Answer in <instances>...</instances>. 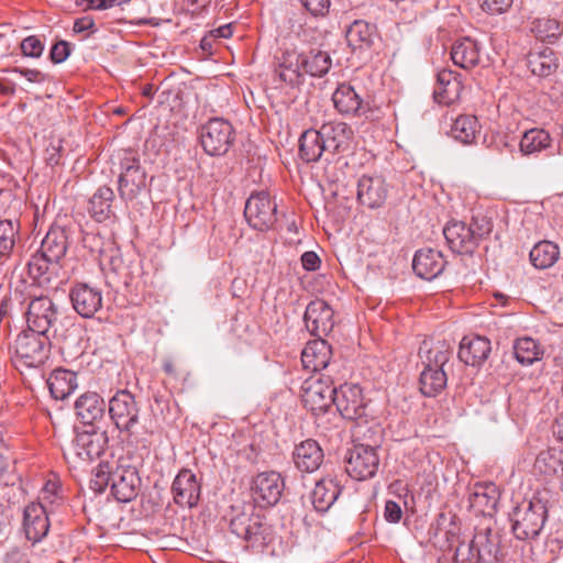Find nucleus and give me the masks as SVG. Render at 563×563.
<instances>
[{"label": "nucleus", "instance_id": "f257e3e1", "mask_svg": "<svg viewBox=\"0 0 563 563\" xmlns=\"http://www.w3.org/2000/svg\"><path fill=\"white\" fill-rule=\"evenodd\" d=\"M280 495H236L231 500L230 528L232 533L247 542V547L260 552L272 541L271 527L263 523L260 510L276 505Z\"/></svg>", "mask_w": 563, "mask_h": 563}, {"label": "nucleus", "instance_id": "f03ea898", "mask_svg": "<svg viewBox=\"0 0 563 563\" xmlns=\"http://www.w3.org/2000/svg\"><path fill=\"white\" fill-rule=\"evenodd\" d=\"M418 354L423 365L419 379L420 390L424 396H437L446 387L448 376L444 366L452 356V349L445 341L424 340Z\"/></svg>", "mask_w": 563, "mask_h": 563}, {"label": "nucleus", "instance_id": "7ed1b4c3", "mask_svg": "<svg viewBox=\"0 0 563 563\" xmlns=\"http://www.w3.org/2000/svg\"><path fill=\"white\" fill-rule=\"evenodd\" d=\"M511 501L515 504L510 514L515 537L519 540L536 539L547 520L545 503L537 495L531 498L523 495H511Z\"/></svg>", "mask_w": 563, "mask_h": 563}, {"label": "nucleus", "instance_id": "20e7f679", "mask_svg": "<svg viewBox=\"0 0 563 563\" xmlns=\"http://www.w3.org/2000/svg\"><path fill=\"white\" fill-rule=\"evenodd\" d=\"M48 345V336L23 330L8 343L10 362L20 372L38 367L47 358Z\"/></svg>", "mask_w": 563, "mask_h": 563}, {"label": "nucleus", "instance_id": "39448f33", "mask_svg": "<svg viewBox=\"0 0 563 563\" xmlns=\"http://www.w3.org/2000/svg\"><path fill=\"white\" fill-rule=\"evenodd\" d=\"M109 415L115 428L125 434L128 443L133 442V428L139 423L140 407L134 395L126 390H118L109 400Z\"/></svg>", "mask_w": 563, "mask_h": 563}, {"label": "nucleus", "instance_id": "423d86ee", "mask_svg": "<svg viewBox=\"0 0 563 563\" xmlns=\"http://www.w3.org/2000/svg\"><path fill=\"white\" fill-rule=\"evenodd\" d=\"M199 139L208 155H224L234 142V129L229 121L213 118L201 126Z\"/></svg>", "mask_w": 563, "mask_h": 563}, {"label": "nucleus", "instance_id": "0eeeda50", "mask_svg": "<svg viewBox=\"0 0 563 563\" xmlns=\"http://www.w3.org/2000/svg\"><path fill=\"white\" fill-rule=\"evenodd\" d=\"M107 443L106 432L97 430L78 432L64 455L73 463L91 462L103 453Z\"/></svg>", "mask_w": 563, "mask_h": 563}, {"label": "nucleus", "instance_id": "6e6552de", "mask_svg": "<svg viewBox=\"0 0 563 563\" xmlns=\"http://www.w3.org/2000/svg\"><path fill=\"white\" fill-rule=\"evenodd\" d=\"M25 318L29 330L48 336L49 330L58 320V310L49 297L38 296L29 300Z\"/></svg>", "mask_w": 563, "mask_h": 563}, {"label": "nucleus", "instance_id": "1a4fd4ad", "mask_svg": "<svg viewBox=\"0 0 563 563\" xmlns=\"http://www.w3.org/2000/svg\"><path fill=\"white\" fill-rule=\"evenodd\" d=\"M379 459L375 446L371 444H354L346 456L345 472L355 481H365L375 475Z\"/></svg>", "mask_w": 563, "mask_h": 563}, {"label": "nucleus", "instance_id": "9d476101", "mask_svg": "<svg viewBox=\"0 0 563 563\" xmlns=\"http://www.w3.org/2000/svg\"><path fill=\"white\" fill-rule=\"evenodd\" d=\"M277 205L265 191L252 195L244 209V216L250 225L258 231H265L275 224Z\"/></svg>", "mask_w": 563, "mask_h": 563}, {"label": "nucleus", "instance_id": "9b49d317", "mask_svg": "<svg viewBox=\"0 0 563 563\" xmlns=\"http://www.w3.org/2000/svg\"><path fill=\"white\" fill-rule=\"evenodd\" d=\"M140 484V477L135 468H118L110 473L98 471L90 479V489L93 493H104L110 487V493H130Z\"/></svg>", "mask_w": 563, "mask_h": 563}, {"label": "nucleus", "instance_id": "f8f14e48", "mask_svg": "<svg viewBox=\"0 0 563 563\" xmlns=\"http://www.w3.org/2000/svg\"><path fill=\"white\" fill-rule=\"evenodd\" d=\"M335 387L333 382L320 376L306 382L302 394V402L306 408L314 413H324L334 405Z\"/></svg>", "mask_w": 563, "mask_h": 563}, {"label": "nucleus", "instance_id": "ddd939ff", "mask_svg": "<svg viewBox=\"0 0 563 563\" xmlns=\"http://www.w3.org/2000/svg\"><path fill=\"white\" fill-rule=\"evenodd\" d=\"M122 172L119 177V192L122 199H134L146 186V174L139 159L132 153H125L121 159Z\"/></svg>", "mask_w": 563, "mask_h": 563}, {"label": "nucleus", "instance_id": "4468645a", "mask_svg": "<svg viewBox=\"0 0 563 563\" xmlns=\"http://www.w3.org/2000/svg\"><path fill=\"white\" fill-rule=\"evenodd\" d=\"M334 405L345 419L357 420L365 416L366 404L362 388L356 384H343L335 388Z\"/></svg>", "mask_w": 563, "mask_h": 563}, {"label": "nucleus", "instance_id": "2eb2a0df", "mask_svg": "<svg viewBox=\"0 0 563 563\" xmlns=\"http://www.w3.org/2000/svg\"><path fill=\"white\" fill-rule=\"evenodd\" d=\"M307 330L314 336L328 335L334 327L333 309L322 299L311 301L303 316Z\"/></svg>", "mask_w": 563, "mask_h": 563}, {"label": "nucleus", "instance_id": "dca6fc26", "mask_svg": "<svg viewBox=\"0 0 563 563\" xmlns=\"http://www.w3.org/2000/svg\"><path fill=\"white\" fill-rule=\"evenodd\" d=\"M74 310L82 318H92L102 307V292L85 283L75 284L69 292Z\"/></svg>", "mask_w": 563, "mask_h": 563}, {"label": "nucleus", "instance_id": "f3484780", "mask_svg": "<svg viewBox=\"0 0 563 563\" xmlns=\"http://www.w3.org/2000/svg\"><path fill=\"white\" fill-rule=\"evenodd\" d=\"M387 195V185L380 176L363 175L357 181V200L369 209L380 208Z\"/></svg>", "mask_w": 563, "mask_h": 563}, {"label": "nucleus", "instance_id": "a211bd4d", "mask_svg": "<svg viewBox=\"0 0 563 563\" xmlns=\"http://www.w3.org/2000/svg\"><path fill=\"white\" fill-rule=\"evenodd\" d=\"M443 234L449 247L457 254H472L477 247L476 235L465 222H450L443 229Z\"/></svg>", "mask_w": 563, "mask_h": 563}, {"label": "nucleus", "instance_id": "6ab92c4d", "mask_svg": "<svg viewBox=\"0 0 563 563\" xmlns=\"http://www.w3.org/2000/svg\"><path fill=\"white\" fill-rule=\"evenodd\" d=\"M23 528L30 541L38 542L48 532L49 521L42 503H30L24 509Z\"/></svg>", "mask_w": 563, "mask_h": 563}, {"label": "nucleus", "instance_id": "aec40b11", "mask_svg": "<svg viewBox=\"0 0 563 563\" xmlns=\"http://www.w3.org/2000/svg\"><path fill=\"white\" fill-rule=\"evenodd\" d=\"M446 261L442 253L434 249H421L416 252L412 268L416 275L426 280H432L444 269Z\"/></svg>", "mask_w": 563, "mask_h": 563}, {"label": "nucleus", "instance_id": "412c9836", "mask_svg": "<svg viewBox=\"0 0 563 563\" xmlns=\"http://www.w3.org/2000/svg\"><path fill=\"white\" fill-rule=\"evenodd\" d=\"M320 130L329 154L334 155L350 150L353 131L346 123L328 122L322 124Z\"/></svg>", "mask_w": 563, "mask_h": 563}, {"label": "nucleus", "instance_id": "4be33fe9", "mask_svg": "<svg viewBox=\"0 0 563 563\" xmlns=\"http://www.w3.org/2000/svg\"><path fill=\"white\" fill-rule=\"evenodd\" d=\"M462 90L463 86L460 75L450 69H442L438 73L433 90L435 102L450 106L460 99Z\"/></svg>", "mask_w": 563, "mask_h": 563}, {"label": "nucleus", "instance_id": "5701e85b", "mask_svg": "<svg viewBox=\"0 0 563 563\" xmlns=\"http://www.w3.org/2000/svg\"><path fill=\"white\" fill-rule=\"evenodd\" d=\"M324 459L323 450L316 440L307 439L297 444L292 452L295 466L307 473L317 471Z\"/></svg>", "mask_w": 563, "mask_h": 563}, {"label": "nucleus", "instance_id": "b1692460", "mask_svg": "<svg viewBox=\"0 0 563 563\" xmlns=\"http://www.w3.org/2000/svg\"><path fill=\"white\" fill-rule=\"evenodd\" d=\"M490 341L484 336H464L460 343L459 358L471 366H479L490 353Z\"/></svg>", "mask_w": 563, "mask_h": 563}, {"label": "nucleus", "instance_id": "393cba45", "mask_svg": "<svg viewBox=\"0 0 563 563\" xmlns=\"http://www.w3.org/2000/svg\"><path fill=\"white\" fill-rule=\"evenodd\" d=\"M332 350L330 344L318 338L306 344L301 352V362L306 369L319 372L325 369L330 364Z\"/></svg>", "mask_w": 563, "mask_h": 563}, {"label": "nucleus", "instance_id": "a878e982", "mask_svg": "<svg viewBox=\"0 0 563 563\" xmlns=\"http://www.w3.org/2000/svg\"><path fill=\"white\" fill-rule=\"evenodd\" d=\"M74 408L84 424H93L104 416L106 402L99 394L87 391L75 401Z\"/></svg>", "mask_w": 563, "mask_h": 563}, {"label": "nucleus", "instance_id": "bb28decb", "mask_svg": "<svg viewBox=\"0 0 563 563\" xmlns=\"http://www.w3.org/2000/svg\"><path fill=\"white\" fill-rule=\"evenodd\" d=\"M471 551L476 552L482 563L498 561L499 541L497 534H493L490 528L476 529L471 541Z\"/></svg>", "mask_w": 563, "mask_h": 563}, {"label": "nucleus", "instance_id": "cd10ccee", "mask_svg": "<svg viewBox=\"0 0 563 563\" xmlns=\"http://www.w3.org/2000/svg\"><path fill=\"white\" fill-rule=\"evenodd\" d=\"M451 58L456 66L471 69L479 64L481 46L471 37H462L453 44Z\"/></svg>", "mask_w": 563, "mask_h": 563}, {"label": "nucleus", "instance_id": "c85d7f7f", "mask_svg": "<svg viewBox=\"0 0 563 563\" xmlns=\"http://www.w3.org/2000/svg\"><path fill=\"white\" fill-rule=\"evenodd\" d=\"M68 249V233L64 228L52 227L41 244V253L53 263H59Z\"/></svg>", "mask_w": 563, "mask_h": 563}, {"label": "nucleus", "instance_id": "c756f323", "mask_svg": "<svg viewBox=\"0 0 563 563\" xmlns=\"http://www.w3.org/2000/svg\"><path fill=\"white\" fill-rule=\"evenodd\" d=\"M559 471H563V450L550 448L538 454L533 464L534 475L541 476L544 482H550Z\"/></svg>", "mask_w": 563, "mask_h": 563}, {"label": "nucleus", "instance_id": "7c9ffc66", "mask_svg": "<svg viewBox=\"0 0 563 563\" xmlns=\"http://www.w3.org/2000/svg\"><path fill=\"white\" fill-rule=\"evenodd\" d=\"M527 67L534 76L547 78L556 73L559 59L554 51L549 47L532 51L527 56Z\"/></svg>", "mask_w": 563, "mask_h": 563}, {"label": "nucleus", "instance_id": "2f4dec72", "mask_svg": "<svg viewBox=\"0 0 563 563\" xmlns=\"http://www.w3.org/2000/svg\"><path fill=\"white\" fill-rule=\"evenodd\" d=\"M301 53L286 51L280 59L276 75L279 80L289 86H298L302 82Z\"/></svg>", "mask_w": 563, "mask_h": 563}, {"label": "nucleus", "instance_id": "473e14b6", "mask_svg": "<svg viewBox=\"0 0 563 563\" xmlns=\"http://www.w3.org/2000/svg\"><path fill=\"white\" fill-rule=\"evenodd\" d=\"M47 385L55 399L64 400L77 388V374L69 369L56 368L49 374Z\"/></svg>", "mask_w": 563, "mask_h": 563}, {"label": "nucleus", "instance_id": "72a5a7b5", "mask_svg": "<svg viewBox=\"0 0 563 563\" xmlns=\"http://www.w3.org/2000/svg\"><path fill=\"white\" fill-rule=\"evenodd\" d=\"M301 66L303 74L321 78L331 69L332 58L327 51L313 47L301 53Z\"/></svg>", "mask_w": 563, "mask_h": 563}, {"label": "nucleus", "instance_id": "f704fd0d", "mask_svg": "<svg viewBox=\"0 0 563 563\" xmlns=\"http://www.w3.org/2000/svg\"><path fill=\"white\" fill-rule=\"evenodd\" d=\"M114 192L108 186L99 187L88 201V211L98 222H103L114 216L112 202Z\"/></svg>", "mask_w": 563, "mask_h": 563}, {"label": "nucleus", "instance_id": "c9c22d12", "mask_svg": "<svg viewBox=\"0 0 563 563\" xmlns=\"http://www.w3.org/2000/svg\"><path fill=\"white\" fill-rule=\"evenodd\" d=\"M323 153H328L321 130H306L299 139V155L307 163L318 162Z\"/></svg>", "mask_w": 563, "mask_h": 563}, {"label": "nucleus", "instance_id": "e433bc0d", "mask_svg": "<svg viewBox=\"0 0 563 563\" xmlns=\"http://www.w3.org/2000/svg\"><path fill=\"white\" fill-rule=\"evenodd\" d=\"M376 35L375 25L364 21L355 20L345 32L347 44L353 49L368 48L374 43Z\"/></svg>", "mask_w": 563, "mask_h": 563}, {"label": "nucleus", "instance_id": "4c0bfd02", "mask_svg": "<svg viewBox=\"0 0 563 563\" xmlns=\"http://www.w3.org/2000/svg\"><path fill=\"white\" fill-rule=\"evenodd\" d=\"M335 109L342 114H360L362 99L354 88L347 84H341L332 95Z\"/></svg>", "mask_w": 563, "mask_h": 563}, {"label": "nucleus", "instance_id": "58836bf2", "mask_svg": "<svg viewBox=\"0 0 563 563\" xmlns=\"http://www.w3.org/2000/svg\"><path fill=\"white\" fill-rule=\"evenodd\" d=\"M552 137L544 129L533 128L526 131L519 142L522 155H533L551 147Z\"/></svg>", "mask_w": 563, "mask_h": 563}, {"label": "nucleus", "instance_id": "ea45409f", "mask_svg": "<svg viewBox=\"0 0 563 563\" xmlns=\"http://www.w3.org/2000/svg\"><path fill=\"white\" fill-rule=\"evenodd\" d=\"M430 531L434 537L443 533L445 540L452 543L457 540L461 532L460 519L451 510L442 511L438 515L435 522L431 525Z\"/></svg>", "mask_w": 563, "mask_h": 563}, {"label": "nucleus", "instance_id": "a19ab883", "mask_svg": "<svg viewBox=\"0 0 563 563\" xmlns=\"http://www.w3.org/2000/svg\"><path fill=\"white\" fill-rule=\"evenodd\" d=\"M560 256V250L551 241H540L530 251L529 257L531 264L539 269L551 267Z\"/></svg>", "mask_w": 563, "mask_h": 563}, {"label": "nucleus", "instance_id": "79ce46f5", "mask_svg": "<svg viewBox=\"0 0 563 563\" xmlns=\"http://www.w3.org/2000/svg\"><path fill=\"white\" fill-rule=\"evenodd\" d=\"M451 136L463 144H472L479 133V124L475 115L457 117L450 130Z\"/></svg>", "mask_w": 563, "mask_h": 563}, {"label": "nucleus", "instance_id": "37998d69", "mask_svg": "<svg viewBox=\"0 0 563 563\" xmlns=\"http://www.w3.org/2000/svg\"><path fill=\"white\" fill-rule=\"evenodd\" d=\"M251 489L254 493H283L289 488L286 486L280 473L266 471L253 477Z\"/></svg>", "mask_w": 563, "mask_h": 563}, {"label": "nucleus", "instance_id": "c03bdc74", "mask_svg": "<svg viewBox=\"0 0 563 563\" xmlns=\"http://www.w3.org/2000/svg\"><path fill=\"white\" fill-rule=\"evenodd\" d=\"M58 264L48 261L44 254L38 253L33 255L27 264L29 274L38 285H44L51 282L53 274H56Z\"/></svg>", "mask_w": 563, "mask_h": 563}, {"label": "nucleus", "instance_id": "a18cd8bd", "mask_svg": "<svg viewBox=\"0 0 563 563\" xmlns=\"http://www.w3.org/2000/svg\"><path fill=\"white\" fill-rule=\"evenodd\" d=\"M530 30L537 38L549 43L555 42L563 34V25L551 18L534 19Z\"/></svg>", "mask_w": 563, "mask_h": 563}, {"label": "nucleus", "instance_id": "49530a36", "mask_svg": "<svg viewBox=\"0 0 563 563\" xmlns=\"http://www.w3.org/2000/svg\"><path fill=\"white\" fill-rule=\"evenodd\" d=\"M516 360L522 365H530L539 360L541 354L539 344L531 338H520L514 345Z\"/></svg>", "mask_w": 563, "mask_h": 563}, {"label": "nucleus", "instance_id": "de8ad7c7", "mask_svg": "<svg viewBox=\"0 0 563 563\" xmlns=\"http://www.w3.org/2000/svg\"><path fill=\"white\" fill-rule=\"evenodd\" d=\"M19 222L12 220L0 221V254L8 257L16 242L19 234Z\"/></svg>", "mask_w": 563, "mask_h": 563}, {"label": "nucleus", "instance_id": "09e8293b", "mask_svg": "<svg viewBox=\"0 0 563 563\" xmlns=\"http://www.w3.org/2000/svg\"><path fill=\"white\" fill-rule=\"evenodd\" d=\"M200 483L190 470H181L173 482L172 493H200Z\"/></svg>", "mask_w": 563, "mask_h": 563}, {"label": "nucleus", "instance_id": "8fccbe9b", "mask_svg": "<svg viewBox=\"0 0 563 563\" xmlns=\"http://www.w3.org/2000/svg\"><path fill=\"white\" fill-rule=\"evenodd\" d=\"M501 495H470L471 507H482L483 516L493 517L498 511V501Z\"/></svg>", "mask_w": 563, "mask_h": 563}, {"label": "nucleus", "instance_id": "3c124183", "mask_svg": "<svg viewBox=\"0 0 563 563\" xmlns=\"http://www.w3.org/2000/svg\"><path fill=\"white\" fill-rule=\"evenodd\" d=\"M111 265L113 272L119 277V283H121L125 288H131L135 284V271L139 272V267L135 266L134 269L131 266L122 265L121 260L119 257H111Z\"/></svg>", "mask_w": 563, "mask_h": 563}, {"label": "nucleus", "instance_id": "603ef678", "mask_svg": "<svg viewBox=\"0 0 563 563\" xmlns=\"http://www.w3.org/2000/svg\"><path fill=\"white\" fill-rule=\"evenodd\" d=\"M339 495H301L302 504H310L316 511L325 512L335 503Z\"/></svg>", "mask_w": 563, "mask_h": 563}, {"label": "nucleus", "instance_id": "864d4df0", "mask_svg": "<svg viewBox=\"0 0 563 563\" xmlns=\"http://www.w3.org/2000/svg\"><path fill=\"white\" fill-rule=\"evenodd\" d=\"M314 490L312 493H318L323 490L324 493H341L344 486L341 484V478L336 475L328 474L320 479L314 481Z\"/></svg>", "mask_w": 563, "mask_h": 563}, {"label": "nucleus", "instance_id": "5fc2aeb1", "mask_svg": "<svg viewBox=\"0 0 563 563\" xmlns=\"http://www.w3.org/2000/svg\"><path fill=\"white\" fill-rule=\"evenodd\" d=\"M20 47L23 56L32 58L41 57L44 51L43 42L35 35L25 37L21 42Z\"/></svg>", "mask_w": 563, "mask_h": 563}, {"label": "nucleus", "instance_id": "6e6d98bb", "mask_svg": "<svg viewBox=\"0 0 563 563\" xmlns=\"http://www.w3.org/2000/svg\"><path fill=\"white\" fill-rule=\"evenodd\" d=\"M300 2L313 16H325L331 5V0H300Z\"/></svg>", "mask_w": 563, "mask_h": 563}, {"label": "nucleus", "instance_id": "4d7b16f0", "mask_svg": "<svg viewBox=\"0 0 563 563\" xmlns=\"http://www.w3.org/2000/svg\"><path fill=\"white\" fill-rule=\"evenodd\" d=\"M70 54V44L66 41L56 42L49 52V58L54 64H60L67 59Z\"/></svg>", "mask_w": 563, "mask_h": 563}, {"label": "nucleus", "instance_id": "13d9d810", "mask_svg": "<svg viewBox=\"0 0 563 563\" xmlns=\"http://www.w3.org/2000/svg\"><path fill=\"white\" fill-rule=\"evenodd\" d=\"M481 7L490 14H501L512 4L514 0H481Z\"/></svg>", "mask_w": 563, "mask_h": 563}, {"label": "nucleus", "instance_id": "bf43d9fd", "mask_svg": "<svg viewBox=\"0 0 563 563\" xmlns=\"http://www.w3.org/2000/svg\"><path fill=\"white\" fill-rule=\"evenodd\" d=\"M468 225L473 230L474 235H476L477 243L483 236L489 234L493 229L492 222L485 217L473 218L472 223Z\"/></svg>", "mask_w": 563, "mask_h": 563}, {"label": "nucleus", "instance_id": "052dcab7", "mask_svg": "<svg viewBox=\"0 0 563 563\" xmlns=\"http://www.w3.org/2000/svg\"><path fill=\"white\" fill-rule=\"evenodd\" d=\"M402 516V510L399 504L388 500L385 505L384 517L388 522L397 523Z\"/></svg>", "mask_w": 563, "mask_h": 563}, {"label": "nucleus", "instance_id": "680f3d73", "mask_svg": "<svg viewBox=\"0 0 563 563\" xmlns=\"http://www.w3.org/2000/svg\"><path fill=\"white\" fill-rule=\"evenodd\" d=\"M13 73H18L23 76L30 82L41 84L46 80L45 74L40 71L38 69H30V68H20L15 67L12 69Z\"/></svg>", "mask_w": 563, "mask_h": 563}, {"label": "nucleus", "instance_id": "e2e57ef3", "mask_svg": "<svg viewBox=\"0 0 563 563\" xmlns=\"http://www.w3.org/2000/svg\"><path fill=\"white\" fill-rule=\"evenodd\" d=\"M320 258L317 253L312 251L305 252L301 255V264L306 271L313 272L320 267Z\"/></svg>", "mask_w": 563, "mask_h": 563}, {"label": "nucleus", "instance_id": "0e129e2a", "mask_svg": "<svg viewBox=\"0 0 563 563\" xmlns=\"http://www.w3.org/2000/svg\"><path fill=\"white\" fill-rule=\"evenodd\" d=\"M129 0H87L88 8L93 10H106L113 8L115 5H120Z\"/></svg>", "mask_w": 563, "mask_h": 563}, {"label": "nucleus", "instance_id": "69168bd1", "mask_svg": "<svg viewBox=\"0 0 563 563\" xmlns=\"http://www.w3.org/2000/svg\"><path fill=\"white\" fill-rule=\"evenodd\" d=\"M200 495H173L175 504L192 508L198 505Z\"/></svg>", "mask_w": 563, "mask_h": 563}, {"label": "nucleus", "instance_id": "338daca9", "mask_svg": "<svg viewBox=\"0 0 563 563\" xmlns=\"http://www.w3.org/2000/svg\"><path fill=\"white\" fill-rule=\"evenodd\" d=\"M95 26V21L90 16H82L76 19L74 22L73 30L75 33H81L88 30H92Z\"/></svg>", "mask_w": 563, "mask_h": 563}, {"label": "nucleus", "instance_id": "774afa93", "mask_svg": "<svg viewBox=\"0 0 563 563\" xmlns=\"http://www.w3.org/2000/svg\"><path fill=\"white\" fill-rule=\"evenodd\" d=\"M59 486H60V482L59 479L57 478L56 475H53L52 478H48L44 486L42 487V493H57V490L59 489Z\"/></svg>", "mask_w": 563, "mask_h": 563}]
</instances>
